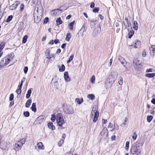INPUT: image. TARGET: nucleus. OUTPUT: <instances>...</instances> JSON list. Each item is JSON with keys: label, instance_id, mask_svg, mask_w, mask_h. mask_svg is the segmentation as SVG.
<instances>
[{"label": "nucleus", "instance_id": "8", "mask_svg": "<svg viewBox=\"0 0 155 155\" xmlns=\"http://www.w3.org/2000/svg\"><path fill=\"white\" fill-rule=\"evenodd\" d=\"M44 118V116L43 115H41L36 119L34 123L35 124H40L43 121Z\"/></svg>", "mask_w": 155, "mask_h": 155}, {"label": "nucleus", "instance_id": "32", "mask_svg": "<svg viewBox=\"0 0 155 155\" xmlns=\"http://www.w3.org/2000/svg\"><path fill=\"white\" fill-rule=\"evenodd\" d=\"M134 33V31L133 30L130 31V32H129L128 34V38H131L132 36L133 35Z\"/></svg>", "mask_w": 155, "mask_h": 155}, {"label": "nucleus", "instance_id": "60", "mask_svg": "<svg viewBox=\"0 0 155 155\" xmlns=\"http://www.w3.org/2000/svg\"><path fill=\"white\" fill-rule=\"evenodd\" d=\"M54 42L55 44H57L59 42V40L58 39H55L54 41Z\"/></svg>", "mask_w": 155, "mask_h": 155}, {"label": "nucleus", "instance_id": "18", "mask_svg": "<svg viewBox=\"0 0 155 155\" xmlns=\"http://www.w3.org/2000/svg\"><path fill=\"white\" fill-rule=\"evenodd\" d=\"M37 147L38 149L43 150L44 149V147L41 142H39L37 144Z\"/></svg>", "mask_w": 155, "mask_h": 155}, {"label": "nucleus", "instance_id": "48", "mask_svg": "<svg viewBox=\"0 0 155 155\" xmlns=\"http://www.w3.org/2000/svg\"><path fill=\"white\" fill-rule=\"evenodd\" d=\"M90 25L91 26H94L95 25V22L94 21L91 20L90 22Z\"/></svg>", "mask_w": 155, "mask_h": 155}, {"label": "nucleus", "instance_id": "20", "mask_svg": "<svg viewBox=\"0 0 155 155\" xmlns=\"http://www.w3.org/2000/svg\"><path fill=\"white\" fill-rule=\"evenodd\" d=\"M48 127L52 130H54L55 129V127L53 125L52 123L51 122H49L48 124Z\"/></svg>", "mask_w": 155, "mask_h": 155}, {"label": "nucleus", "instance_id": "38", "mask_svg": "<svg viewBox=\"0 0 155 155\" xmlns=\"http://www.w3.org/2000/svg\"><path fill=\"white\" fill-rule=\"evenodd\" d=\"M12 18L13 16L12 15L8 16V18L6 19V22H10L12 20Z\"/></svg>", "mask_w": 155, "mask_h": 155}, {"label": "nucleus", "instance_id": "43", "mask_svg": "<svg viewBox=\"0 0 155 155\" xmlns=\"http://www.w3.org/2000/svg\"><path fill=\"white\" fill-rule=\"evenodd\" d=\"M64 140L63 139H61L58 143V145L59 147H61L62 144L64 143Z\"/></svg>", "mask_w": 155, "mask_h": 155}, {"label": "nucleus", "instance_id": "21", "mask_svg": "<svg viewBox=\"0 0 155 155\" xmlns=\"http://www.w3.org/2000/svg\"><path fill=\"white\" fill-rule=\"evenodd\" d=\"M31 103V99H28L25 104V106L26 107H29Z\"/></svg>", "mask_w": 155, "mask_h": 155}, {"label": "nucleus", "instance_id": "58", "mask_svg": "<svg viewBox=\"0 0 155 155\" xmlns=\"http://www.w3.org/2000/svg\"><path fill=\"white\" fill-rule=\"evenodd\" d=\"M107 120L103 119L102 120V123L103 124H106L107 122Z\"/></svg>", "mask_w": 155, "mask_h": 155}, {"label": "nucleus", "instance_id": "11", "mask_svg": "<svg viewBox=\"0 0 155 155\" xmlns=\"http://www.w3.org/2000/svg\"><path fill=\"white\" fill-rule=\"evenodd\" d=\"M34 17L35 21L36 23H39V22L41 20V15L38 16L34 13Z\"/></svg>", "mask_w": 155, "mask_h": 155}, {"label": "nucleus", "instance_id": "39", "mask_svg": "<svg viewBox=\"0 0 155 155\" xmlns=\"http://www.w3.org/2000/svg\"><path fill=\"white\" fill-rule=\"evenodd\" d=\"M74 58V55L72 54L70 57L69 60L67 61V63H68L70 62L73 60Z\"/></svg>", "mask_w": 155, "mask_h": 155}, {"label": "nucleus", "instance_id": "61", "mask_svg": "<svg viewBox=\"0 0 155 155\" xmlns=\"http://www.w3.org/2000/svg\"><path fill=\"white\" fill-rule=\"evenodd\" d=\"M113 125L111 124V123H110L109 124V125L108 126V128H109V127H110L111 128H112L113 127Z\"/></svg>", "mask_w": 155, "mask_h": 155}, {"label": "nucleus", "instance_id": "63", "mask_svg": "<svg viewBox=\"0 0 155 155\" xmlns=\"http://www.w3.org/2000/svg\"><path fill=\"white\" fill-rule=\"evenodd\" d=\"M152 68H150L149 69H148L146 71V72H152Z\"/></svg>", "mask_w": 155, "mask_h": 155}, {"label": "nucleus", "instance_id": "62", "mask_svg": "<svg viewBox=\"0 0 155 155\" xmlns=\"http://www.w3.org/2000/svg\"><path fill=\"white\" fill-rule=\"evenodd\" d=\"M151 102L152 104H155V98H153L151 101Z\"/></svg>", "mask_w": 155, "mask_h": 155}, {"label": "nucleus", "instance_id": "53", "mask_svg": "<svg viewBox=\"0 0 155 155\" xmlns=\"http://www.w3.org/2000/svg\"><path fill=\"white\" fill-rule=\"evenodd\" d=\"M24 4H21L20 5V11L21 12H22L23 10L24 9Z\"/></svg>", "mask_w": 155, "mask_h": 155}, {"label": "nucleus", "instance_id": "56", "mask_svg": "<svg viewBox=\"0 0 155 155\" xmlns=\"http://www.w3.org/2000/svg\"><path fill=\"white\" fill-rule=\"evenodd\" d=\"M41 5H41H39V4H38V5H37L36 4L35 5V10H37V11L38 12V10L39 9V7H38V5Z\"/></svg>", "mask_w": 155, "mask_h": 155}, {"label": "nucleus", "instance_id": "22", "mask_svg": "<svg viewBox=\"0 0 155 155\" xmlns=\"http://www.w3.org/2000/svg\"><path fill=\"white\" fill-rule=\"evenodd\" d=\"M36 103H33L32 104V106L31 107V109L32 111H33L34 112L36 111Z\"/></svg>", "mask_w": 155, "mask_h": 155}, {"label": "nucleus", "instance_id": "1", "mask_svg": "<svg viewBox=\"0 0 155 155\" xmlns=\"http://www.w3.org/2000/svg\"><path fill=\"white\" fill-rule=\"evenodd\" d=\"M14 56V54L11 53L2 58L0 62V67L2 68L8 64L13 60Z\"/></svg>", "mask_w": 155, "mask_h": 155}, {"label": "nucleus", "instance_id": "16", "mask_svg": "<svg viewBox=\"0 0 155 155\" xmlns=\"http://www.w3.org/2000/svg\"><path fill=\"white\" fill-rule=\"evenodd\" d=\"M150 50L151 54L154 55L155 54V45H151V48H150Z\"/></svg>", "mask_w": 155, "mask_h": 155}, {"label": "nucleus", "instance_id": "15", "mask_svg": "<svg viewBox=\"0 0 155 155\" xmlns=\"http://www.w3.org/2000/svg\"><path fill=\"white\" fill-rule=\"evenodd\" d=\"M45 54L46 55V58H48L49 59H50L52 57H53L54 54H51V55H50V50H47L45 52Z\"/></svg>", "mask_w": 155, "mask_h": 155}, {"label": "nucleus", "instance_id": "4", "mask_svg": "<svg viewBox=\"0 0 155 155\" xmlns=\"http://www.w3.org/2000/svg\"><path fill=\"white\" fill-rule=\"evenodd\" d=\"M60 9H55L52 10L51 12V14L53 16L58 15L61 14L63 11H64L67 9V8H64V6H62L60 7Z\"/></svg>", "mask_w": 155, "mask_h": 155}, {"label": "nucleus", "instance_id": "7", "mask_svg": "<svg viewBox=\"0 0 155 155\" xmlns=\"http://www.w3.org/2000/svg\"><path fill=\"white\" fill-rule=\"evenodd\" d=\"M117 75V74H116L115 75H112L111 78H110L109 79V83L110 84V86H111L116 80Z\"/></svg>", "mask_w": 155, "mask_h": 155}, {"label": "nucleus", "instance_id": "54", "mask_svg": "<svg viewBox=\"0 0 155 155\" xmlns=\"http://www.w3.org/2000/svg\"><path fill=\"white\" fill-rule=\"evenodd\" d=\"M118 129V126L117 124L115 125L114 124V128L113 129V130H117Z\"/></svg>", "mask_w": 155, "mask_h": 155}, {"label": "nucleus", "instance_id": "64", "mask_svg": "<svg viewBox=\"0 0 155 155\" xmlns=\"http://www.w3.org/2000/svg\"><path fill=\"white\" fill-rule=\"evenodd\" d=\"M71 155H73L72 152L70 151L69 153H66V155L68 154V155H71Z\"/></svg>", "mask_w": 155, "mask_h": 155}, {"label": "nucleus", "instance_id": "24", "mask_svg": "<svg viewBox=\"0 0 155 155\" xmlns=\"http://www.w3.org/2000/svg\"><path fill=\"white\" fill-rule=\"evenodd\" d=\"M71 37V34L70 33H68L66 34V37L65 38L66 40L67 41H69L70 40V39Z\"/></svg>", "mask_w": 155, "mask_h": 155}, {"label": "nucleus", "instance_id": "28", "mask_svg": "<svg viewBox=\"0 0 155 155\" xmlns=\"http://www.w3.org/2000/svg\"><path fill=\"white\" fill-rule=\"evenodd\" d=\"M57 116L58 117V119H57V120H63V119L62 114L61 113L58 114L57 115Z\"/></svg>", "mask_w": 155, "mask_h": 155}, {"label": "nucleus", "instance_id": "10", "mask_svg": "<svg viewBox=\"0 0 155 155\" xmlns=\"http://www.w3.org/2000/svg\"><path fill=\"white\" fill-rule=\"evenodd\" d=\"M20 4V2L16 1L15 3L9 6V9L11 10H13L16 8Z\"/></svg>", "mask_w": 155, "mask_h": 155}, {"label": "nucleus", "instance_id": "30", "mask_svg": "<svg viewBox=\"0 0 155 155\" xmlns=\"http://www.w3.org/2000/svg\"><path fill=\"white\" fill-rule=\"evenodd\" d=\"M56 22L58 25H61L62 23V21L60 17L56 19Z\"/></svg>", "mask_w": 155, "mask_h": 155}, {"label": "nucleus", "instance_id": "50", "mask_svg": "<svg viewBox=\"0 0 155 155\" xmlns=\"http://www.w3.org/2000/svg\"><path fill=\"white\" fill-rule=\"evenodd\" d=\"M28 67H25L24 68V72L26 74L28 71Z\"/></svg>", "mask_w": 155, "mask_h": 155}, {"label": "nucleus", "instance_id": "6", "mask_svg": "<svg viewBox=\"0 0 155 155\" xmlns=\"http://www.w3.org/2000/svg\"><path fill=\"white\" fill-rule=\"evenodd\" d=\"M139 144H137L136 145L133 146L131 149L130 152L133 154H134L138 152L139 151Z\"/></svg>", "mask_w": 155, "mask_h": 155}, {"label": "nucleus", "instance_id": "40", "mask_svg": "<svg viewBox=\"0 0 155 155\" xmlns=\"http://www.w3.org/2000/svg\"><path fill=\"white\" fill-rule=\"evenodd\" d=\"M23 114L24 116L26 117H28L30 115V113L28 111H24Z\"/></svg>", "mask_w": 155, "mask_h": 155}, {"label": "nucleus", "instance_id": "45", "mask_svg": "<svg viewBox=\"0 0 155 155\" xmlns=\"http://www.w3.org/2000/svg\"><path fill=\"white\" fill-rule=\"evenodd\" d=\"M99 9V8L95 7L93 10V12L94 13L98 12Z\"/></svg>", "mask_w": 155, "mask_h": 155}, {"label": "nucleus", "instance_id": "36", "mask_svg": "<svg viewBox=\"0 0 155 155\" xmlns=\"http://www.w3.org/2000/svg\"><path fill=\"white\" fill-rule=\"evenodd\" d=\"M28 38V36L27 35H25L23 38L22 39V43H25L26 42Z\"/></svg>", "mask_w": 155, "mask_h": 155}, {"label": "nucleus", "instance_id": "49", "mask_svg": "<svg viewBox=\"0 0 155 155\" xmlns=\"http://www.w3.org/2000/svg\"><path fill=\"white\" fill-rule=\"evenodd\" d=\"M137 137V134H136V132H135V133H134V135H133L132 136L133 140H135L136 139Z\"/></svg>", "mask_w": 155, "mask_h": 155}, {"label": "nucleus", "instance_id": "46", "mask_svg": "<svg viewBox=\"0 0 155 155\" xmlns=\"http://www.w3.org/2000/svg\"><path fill=\"white\" fill-rule=\"evenodd\" d=\"M14 96L13 94H11L9 96V100L10 101H12L14 98Z\"/></svg>", "mask_w": 155, "mask_h": 155}, {"label": "nucleus", "instance_id": "47", "mask_svg": "<svg viewBox=\"0 0 155 155\" xmlns=\"http://www.w3.org/2000/svg\"><path fill=\"white\" fill-rule=\"evenodd\" d=\"M49 21V18L48 17H46L45 18L43 21V23L44 24H46Z\"/></svg>", "mask_w": 155, "mask_h": 155}, {"label": "nucleus", "instance_id": "31", "mask_svg": "<svg viewBox=\"0 0 155 155\" xmlns=\"http://www.w3.org/2000/svg\"><path fill=\"white\" fill-rule=\"evenodd\" d=\"M5 46V43L4 42H2L0 44V52L4 48Z\"/></svg>", "mask_w": 155, "mask_h": 155}, {"label": "nucleus", "instance_id": "13", "mask_svg": "<svg viewBox=\"0 0 155 155\" xmlns=\"http://www.w3.org/2000/svg\"><path fill=\"white\" fill-rule=\"evenodd\" d=\"M141 62L139 60L135 59L134 61L133 65L134 67L138 66L141 64Z\"/></svg>", "mask_w": 155, "mask_h": 155}, {"label": "nucleus", "instance_id": "29", "mask_svg": "<svg viewBox=\"0 0 155 155\" xmlns=\"http://www.w3.org/2000/svg\"><path fill=\"white\" fill-rule=\"evenodd\" d=\"M57 120L58 124L60 126H62L63 124L64 123V119H63V120Z\"/></svg>", "mask_w": 155, "mask_h": 155}, {"label": "nucleus", "instance_id": "17", "mask_svg": "<svg viewBox=\"0 0 155 155\" xmlns=\"http://www.w3.org/2000/svg\"><path fill=\"white\" fill-rule=\"evenodd\" d=\"M141 43L140 42L137 40L135 42V45L134 47L135 48H139L140 47Z\"/></svg>", "mask_w": 155, "mask_h": 155}, {"label": "nucleus", "instance_id": "41", "mask_svg": "<svg viewBox=\"0 0 155 155\" xmlns=\"http://www.w3.org/2000/svg\"><path fill=\"white\" fill-rule=\"evenodd\" d=\"M95 80V77L94 76H92L91 79V81L92 84H93L94 83Z\"/></svg>", "mask_w": 155, "mask_h": 155}, {"label": "nucleus", "instance_id": "27", "mask_svg": "<svg viewBox=\"0 0 155 155\" xmlns=\"http://www.w3.org/2000/svg\"><path fill=\"white\" fill-rule=\"evenodd\" d=\"M31 93V89H29L27 92L26 94V97L27 98H29L30 96Z\"/></svg>", "mask_w": 155, "mask_h": 155}, {"label": "nucleus", "instance_id": "3", "mask_svg": "<svg viewBox=\"0 0 155 155\" xmlns=\"http://www.w3.org/2000/svg\"><path fill=\"white\" fill-rule=\"evenodd\" d=\"M64 111L67 114H73L74 111L73 107L69 105L64 106Z\"/></svg>", "mask_w": 155, "mask_h": 155}, {"label": "nucleus", "instance_id": "44", "mask_svg": "<svg viewBox=\"0 0 155 155\" xmlns=\"http://www.w3.org/2000/svg\"><path fill=\"white\" fill-rule=\"evenodd\" d=\"M118 84L120 85H122L123 84V78L122 77H120V80L118 81Z\"/></svg>", "mask_w": 155, "mask_h": 155}, {"label": "nucleus", "instance_id": "57", "mask_svg": "<svg viewBox=\"0 0 155 155\" xmlns=\"http://www.w3.org/2000/svg\"><path fill=\"white\" fill-rule=\"evenodd\" d=\"M66 45V43L63 44L61 46V48L63 49H65Z\"/></svg>", "mask_w": 155, "mask_h": 155}, {"label": "nucleus", "instance_id": "37", "mask_svg": "<svg viewBox=\"0 0 155 155\" xmlns=\"http://www.w3.org/2000/svg\"><path fill=\"white\" fill-rule=\"evenodd\" d=\"M87 97L91 100H93L95 98V96L93 94H89L88 95Z\"/></svg>", "mask_w": 155, "mask_h": 155}, {"label": "nucleus", "instance_id": "51", "mask_svg": "<svg viewBox=\"0 0 155 155\" xmlns=\"http://www.w3.org/2000/svg\"><path fill=\"white\" fill-rule=\"evenodd\" d=\"M129 141H127L126 142L125 146H126V147H127V148H126V149L127 150H128V148L129 147Z\"/></svg>", "mask_w": 155, "mask_h": 155}, {"label": "nucleus", "instance_id": "26", "mask_svg": "<svg viewBox=\"0 0 155 155\" xmlns=\"http://www.w3.org/2000/svg\"><path fill=\"white\" fill-rule=\"evenodd\" d=\"M138 24L137 21H135L134 23L133 28L135 30H137L138 28Z\"/></svg>", "mask_w": 155, "mask_h": 155}, {"label": "nucleus", "instance_id": "5", "mask_svg": "<svg viewBox=\"0 0 155 155\" xmlns=\"http://www.w3.org/2000/svg\"><path fill=\"white\" fill-rule=\"evenodd\" d=\"M131 19V17L129 16L127 17L125 16L124 19V17L123 18V22L125 28H127L130 26Z\"/></svg>", "mask_w": 155, "mask_h": 155}, {"label": "nucleus", "instance_id": "23", "mask_svg": "<svg viewBox=\"0 0 155 155\" xmlns=\"http://www.w3.org/2000/svg\"><path fill=\"white\" fill-rule=\"evenodd\" d=\"M118 59L119 60L121 63L123 64L126 62V61L122 57H119L118 58Z\"/></svg>", "mask_w": 155, "mask_h": 155}, {"label": "nucleus", "instance_id": "25", "mask_svg": "<svg viewBox=\"0 0 155 155\" xmlns=\"http://www.w3.org/2000/svg\"><path fill=\"white\" fill-rule=\"evenodd\" d=\"M75 23V21H74L72 22L69 24V28L70 29L73 30V26Z\"/></svg>", "mask_w": 155, "mask_h": 155}, {"label": "nucleus", "instance_id": "9", "mask_svg": "<svg viewBox=\"0 0 155 155\" xmlns=\"http://www.w3.org/2000/svg\"><path fill=\"white\" fill-rule=\"evenodd\" d=\"M108 130L107 128H104L101 133V134L103 136L104 138H105L108 136Z\"/></svg>", "mask_w": 155, "mask_h": 155}, {"label": "nucleus", "instance_id": "34", "mask_svg": "<svg viewBox=\"0 0 155 155\" xmlns=\"http://www.w3.org/2000/svg\"><path fill=\"white\" fill-rule=\"evenodd\" d=\"M65 69V67L64 65L62 64L59 69V71L60 72H63L64 71Z\"/></svg>", "mask_w": 155, "mask_h": 155}, {"label": "nucleus", "instance_id": "59", "mask_svg": "<svg viewBox=\"0 0 155 155\" xmlns=\"http://www.w3.org/2000/svg\"><path fill=\"white\" fill-rule=\"evenodd\" d=\"M16 92L18 95L20 94L21 93V90H18L17 89L16 91Z\"/></svg>", "mask_w": 155, "mask_h": 155}, {"label": "nucleus", "instance_id": "52", "mask_svg": "<svg viewBox=\"0 0 155 155\" xmlns=\"http://www.w3.org/2000/svg\"><path fill=\"white\" fill-rule=\"evenodd\" d=\"M21 144L23 145L25 143V141H26V140L25 139V138H23L21 140Z\"/></svg>", "mask_w": 155, "mask_h": 155}, {"label": "nucleus", "instance_id": "42", "mask_svg": "<svg viewBox=\"0 0 155 155\" xmlns=\"http://www.w3.org/2000/svg\"><path fill=\"white\" fill-rule=\"evenodd\" d=\"M55 120V116L54 114H53L51 116V120L52 122H54Z\"/></svg>", "mask_w": 155, "mask_h": 155}, {"label": "nucleus", "instance_id": "2", "mask_svg": "<svg viewBox=\"0 0 155 155\" xmlns=\"http://www.w3.org/2000/svg\"><path fill=\"white\" fill-rule=\"evenodd\" d=\"M97 108L96 105H94L93 107L92 112H91V115L92 116H93V112L94 113V117L93 122L95 123L97 120L99 116V112L96 110Z\"/></svg>", "mask_w": 155, "mask_h": 155}, {"label": "nucleus", "instance_id": "19", "mask_svg": "<svg viewBox=\"0 0 155 155\" xmlns=\"http://www.w3.org/2000/svg\"><path fill=\"white\" fill-rule=\"evenodd\" d=\"M145 76L146 77L149 78H153L155 76V73H147L145 74Z\"/></svg>", "mask_w": 155, "mask_h": 155}, {"label": "nucleus", "instance_id": "14", "mask_svg": "<svg viewBox=\"0 0 155 155\" xmlns=\"http://www.w3.org/2000/svg\"><path fill=\"white\" fill-rule=\"evenodd\" d=\"M64 78L65 80L67 82H68L71 80L69 78L68 73L67 72H65L64 74Z\"/></svg>", "mask_w": 155, "mask_h": 155}, {"label": "nucleus", "instance_id": "33", "mask_svg": "<svg viewBox=\"0 0 155 155\" xmlns=\"http://www.w3.org/2000/svg\"><path fill=\"white\" fill-rule=\"evenodd\" d=\"M153 117L152 116H148L147 117V120L148 122H150L152 120Z\"/></svg>", "mask_w": 155, "mask_h": 155}, {"label": "nucleus", "instance_id": "35", "mask_svg": "<svg viewBox=\"0 0 155 155\" xmlns=\"http://www.w3.org/2000/svg\"><path fill=\"white\" fill-rule=\"evenodd\" d=\"M76 100L77 101L78 104H81L82 102H83V101L82 98L81 99L77 98L76 99Z\"/></svg>", "mask_w": 155, "mask_h": 155}, {"label": "nucleus", "instance_id": "55", "mask_svg": "<svg viewBox=\"0 0 155 155\" xmlns=\"http://www.w3.org/2000/svg\"><path fill=\"white\" fill-rule=\"evenodd\" d=\"M95 4L94 2L91 3L90 7L91 8H93L94 7Z\"/></svg>", "mask_w": 155, "mask_h": 155}, {"label": "nucleus", "instance_id": "12", "mask_svg": "<svg viewBox=\"0 0 155 155\" xmlns=\"http://www.w3.org/2000/svg\"><path fill=\"white\" fill-rule=\"evenodd\" d=\"M101 31V28L98 27L95 28L93 32L94 35H96L97 34L100 33Z\"/></svg>", "mask_w": 155, "mask_h": 155}]
</instances>
